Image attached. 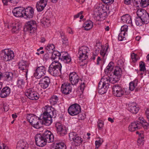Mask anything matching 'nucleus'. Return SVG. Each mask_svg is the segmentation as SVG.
Instances as JSON below:
<instances>
[{
    "label": "nucleus",
    "mask_w": 149,
    "mask_h": 149,
    "mask_svg": "<svg viewBox=\"0 0 149 149\" xmlns=\"http://www.w3.org/2000/svg\"><path fill=\"white\" fill-rule=\"evenodd\" d=\"M46 71V68L45 66L37 67L35 70L33 75L36 79H39L45 74Z\"/></svg>",
    "instance_id": "nucleus-13"
},
{
    "label": "nucleus",
    "mask_w": 149,
    "mask_h": 149,
    "mask_svg": "<svg viewBox=\"0 0 149 149\" xmlns=\"http://www.w3.org/2000/svg\"><path fill=\"white\" fill-rule=\"evenodd\" d=\"M51 53H49V52L46 53L44 56L43 59L46 60L49 59Z\"/></svg>",
    "instance_id": "nucleus-51"
},
{
    "label": "nucleus",
    "mask_w": 149,
    "mask_h": 149,
    "mask_svg": "<svg viewBox=\"0 0 149 149\" xmlns=\"http://www.w3.org/2000/svg\"><path fill=\"white\" fill-rule=\"evenodd\" d=\"M45 41V38L43 37H41L40 38V42H44Z\"/></svg>",
    "instance_id": "nucleus-61"
},
{
    "label": "nucleus",
    "mask_w": 149,
    "mask_h": 149,
    "mask_svg": "<svg viewBox=\"0 0 149 149\" xmlns=\"http://www.w3.org/2000/svg\"><path fill=\"white\" fill-rule=\"evenodd\" d=\"M128 27L127 26L125 25L122 26L120 29V30L126 32L127 31Z\"/></svg>",
    "instance_id": "nucleus-54"
},
{
    "label": "nucleus",
    "mask_w": 149,
    "mask_h": 149,
    "mask_svg": "<svg viewBox=\"0 0 149 149\" xmlns=\"http://www.w3.org/2000/svg\"><path fill=\"white\" fill-rule=\"evenodd\" d=\"M61 54V58H63L66 56H69L68 53L66 52H60Z\"/></svg>",
    "instance_id": "nucleus-50"
},
{
    "label": "nucleus",
    "mask_w": 149,
    "mask_h": 149,
    "mask_svg": "<svg viewBox=\"0 0 149 149\" xmlns=\"http://www.w3.org/2000/svg\"><path fill=\"white\" fill-rule=\"evenodd\" d=\"M68 111L70 115L74 116L79 114L81 111V108L78 104H74L69 107Z\"/></svg>",
    "instance_id": "nucleus-11"
},
{
    "label": "nucleus",
    "mask_w": 149,
    "mask_h": 149,
    "mask_svg": "<svg viewBox=\"0 0 149 149\" xmlns=\"http://www.w3.org/2000/svg\"><path fill=\"white\" fill-rule=\"evenodd\" d=\"M51 58L53 60H55L53 62L57 63L58 60H61V59L60 52L57 51H54L52 52Z\"/></svg>",
    "instance_id": "nucleus-24"
},
{
    "label": "nucleus",
    "mask_w": 149,
    "mask_h": 149,
    "mask_svg": "<svg viewBox=\"0 0 149 149\" xmlns=\"http://www.w3.org/2000/svg\"><path fill=\"white\" fill-rule=\"evenodd\" d=\"M1 57H3V60L5 61H8L13 58L14 56L13 52L8 49H5L2 51L0 53Z\"/></svg>",
    "instance_id": "nucleus-10"
},
{
    "label": "nucleus",
    "mask_w": 149,
    "mask_h": 149,
    "mask_svg": "<svg viewBox=\"0 0 149 149\" xmlns=\"http://www.w3.org/2000/svg\"><path fill=\"white\" fill-rule=\"evenodd\" d=\"M21 27V25L19 23H17L13 24L12 29V32L13 33H17L18 31H19Z\"/></svg>",
    "instance_id": "nucleus-33"
},
{
    "label": "nucleus",
    "mask_w": 149,
    "mask_h": 149,
    "mask_svg": "<svg viewBox=\"0 0 149 149\" xmlns=\"http://www.w3.org/2000/svg\"><path fill=\"white\" fill-rule=\"evenodd\" d=\"M61 36L63 40V44L64 45L66 46L68 45V39L67 38L63 33H61Z\"/></svg>",
    "instance_id": "nucleus-39"
},
{
    "label": "nucleus",
    "mask_w": 149,
    "mask_h": 149,
    "mask_svg": "<svg viewBox=\"0 0 149 149\" xmlns=\"http://www.w3.org/2000/svg\"><path fill=\"white\" fill-rule=\"evenodd\" d=\"M138 83V80L137 79H135L133 81L131 82L129 84L130 90L132 91L135 89L136 91H137V88L136 87L137 86Z\"/></svg>",
    "instance_id": "nucleus-31"
},
{
    "label": "nucleus",
    "mask_w": 149,
    "mask_h": 149,
    "mask_svg": "<svg viewBox=\"0 0 149 149\" xmlns=\"http://www.w3.org/2000/svg\"><path fill=\"white\" fill-rule=\"evenodd\" d=\"M24 84L25 82L23 79L20 78L18 79L17 81V85L19 88H23Z\"/></svg>",
    "instance_id": "nucleus-35"
},
{
    "label": "nucleus",
    "mask_w": 149,
    "mask_h": 149,
    "mask_svg": "<svg viewBox=\"0 0 149 149\" xmlns=\"http://www.w3.org/2000/svg\"><path fill=\"white\" fill-rule=\"evenodd\" d=\"M136 14L138 17L141 18L144 23L147 24L149 22V14L144 9H139L137 10Z\"/></svg>",
    "instance_id": "nucleus-8"
},
{
    "label": "nucleus",
    "mask_w": 149,
    "mask_h": 149,
    "mask_svg": "<svg viewBox=\"0 0 149 149\" xmlns=\"http://www.w3.org/2000/svg\"><path fill=\"white\" fill-rule=\"evenodd\" d=\"M140 2L141 1L140 0H134L133 3L135 4V5H137L139 3L140 4Z\"/></svg>",
    "instance_id": "nucleus-59"
},
{
    "label": "nucleus",
    "mask_w": 149,
    "mask_h": 149,
    "mask_svg": "<svg viewBox=\"0 0 149 149\" xmlns=\"http://www.w3.org/2000/svg\"><path fill=\"white\" fill-rule=\"evenodd\" d=\"M61 61H62L66 63H68L71 61V58L70 56H68L63 58H61Z\"/></svg>",
    "instance_id": "nucleus-45"
},
{
    "label": "nucleus",
    "mask_w": 149,
    "mask_h": 149,
    "mask_svg": "<svg viewBox=\"0 0 149 149\" xmlns=\"http://www.w3.org/2000/svg\"><path fill=\"white\" fill-rule=\"evenodd\" d=\"M104 6L102 4H99L95 9L94 12V17L97 21L104 19L107 15V13L104 9Z\"/></svg>",
    "instance_id": "nucleus-3"
},
{
    "label": "nucleus",
    "mask_w": 149,
    "mask_h": 149,
    "mask_svg": "<svg viewBox=\"0 0 149 149\" xmlns=\"http://www.w3.org/2000/svg\"><path fill=\"white\" fill-rule=\"evenodd\" d=\"M141 137H139L137 140V143L138 145H143V144L144 135H143L142 132L140 133Z\"/></svg>",
    "instance_id": "nucleus-41"
},
{
    "label": "nucleus",
    "mask_w": 149,
    "mask_h": 149,
    "mask_svg": "<svg viewBox=\"0 0 149 149\" xmlns=\"http://www.w3.org/2000/svg\"><path fill=\"white\" fill-rule=\"evenodd\" d=\"M109 88L107 86H104L102 84L99 83L98 93L101 95L104 94L107 92Z\"/></svg>",
    "instance_id": "nucleus-29"
},
{
    "label": "nucleus",
    "mask_w": 149,
    "mask_h": 149,
    "mask_svg": "<svg viewBox=\"0 0 149 149\" xmlns=\"http://www.w3.org/2000/svg\"><path fill=\"white\" fill-rule=\"evenodd\" d=\"M104 125L103 121L101 120H99L97 122V126L99 130H102Z\"/></svg>",
    "instance_id": "nucleus-47"
},
{
    "label": "nucleus",
    "mask_w": 149,
    "mask_h": 149,
    "mask_svg": "<svg viewBox=\"0 0 149 149\" xmlns=\"http://www.w3.org/2000/svg\"><path fill=\"white\" fill-rule=\"evenodd\" d=\"M133 1V0H125L124 3L127 4H129Z\"/></svg>",
    "instance_id": "nucleus-58"
},
{
    "label": "nucleus",
    "mask_w": 149,
    "mask_h": 149,
    "mask_svg": "<svg viewBox=\"0 0 149 149\" xmlns=\"http://www.w3.org/2000/svg\"><path fill=\"white\" fill-rule=\"evenodd\" d=\"M34 9L31 6H29L23 10V17L25 19H30L33 17L34 13Z\"/></svg>",
    "instance_id": "nucleus-15"
},
{
    "label": "nucleus",
    "mask_w": 149,
    "mask_h": 149,
    "mask_svg": "<svg viewBox=\"0 0 149 149\" xmlns=\"http://www.w3.org/2000/svg\"><path fill=\"white\" fill-rule=\"evenodd\" d=\"M29 63L28 61L22 59L18 63L19 69L22 70H24L26 74L28 72Z\"/></svg>",
    "instance_id": "nucleus-17"
},
{
    "label": "nucleus",
    "mask_w": 149,
    "mask_h": 149,
    "mask_svg": "<svg viewBox=\"0 0 149 149\" xmlns=\"http://www.w3.org/2000/svg\"><path fill=\"white\" fill-rule=\"evenodd\" d=\"M62 65L60 63H56L53 62L49 66L48 72L54 77L60 76L61 74Z\"/></svg>",
    "instance_id": "nucleus-4"
},
{
    "label": "nucleus",
    "mask_w": 149,
    "mask_h": 149,
    "mask_svg": "<svg viewBox=\"0 0 149 149\" xmlns=\"http://www.w3.org/2000/svg\"><path fill=\"white\" fill-rule=\"evenodd\" d=\"M58 100V97L56 95L53 96L49 100V102L51 105H54L56 104Z\"/></svg>",
    "instance_id": "nucleus-37"
},
{
    "label": "nucleus",
    "mask_w": 149,
    "mask_h": 149,
    "mask_svg": "<svg viewBox=\"0 0 149 149\" xmlns=\"http://www.w3.org/2000/svg\"><path fill=\"white\" fill-rule=\"evenodd\" d=\"M10 93V88L8 87H5L3 88L1 91L0 97L2 98L6 97L9 95Z\"/></svg>",
    "instance_id": "nucleus-25"
},
{
    "label": "nucleus",
    "mask_w": 149,
    "mask_h": 149,
    "mask_svg": "<svg viewBox=\"0 0 149 149\" xmlns=\"http://www.w3.org/2000/svg\"><path fill=\"white\" fill-rule=\"evenodd\" d=\"M95 146L96 147V148L97 149H98L99 146L101 145L100 143H99V142L96 141H95Z\"/></svg>",
    "instance_id": "nucleus-56"
},
{
    "label": "nucleus",
    "mask_w": 149,
    "mask_h": 149,
    "mask_svg": "<svg viewBox=\"0 0 149 149\" xmlns=\"http://www.w3.org/2000/svg\"><path fill=\"white\" fill-rule=\"evenodd\" d=\"M76 1L81 4L83 3L85 1V0H76Z\"/></svg>",
    "instance_id": "nucleus-62"
},
{
    "label": "nucleus",
    "mask_w": 149,
    "mask_h": 149,
    "mask_svg": "<svg viewBox=\"0 0 149 149\" xmlns=\"http://www.w3.org/2000/svg\"><path fill=\"white\" fill-rule=\"evenodd\" d=\"M72 85L68 82H65L62 84L61 88V91L64 94L68 95L72 92Z\"/></svg>",
    "instance_id": "nucleus-16"
},
{
    "label": "nucleus",
    "mask_w": 149,
    "mask_h": 149,
    "mask_svg": "<svg viewBox=\"0 0 149 149\" xmlns=\"http://www.w3.org/2000/svg\"><path fill=\"white\" fill-rule=\"evenodd\" d=\"M46 49L49 52L52 53L55 49L54 45L53 44L48 45L46 47Z\"/></svg>",
    "instance_id": "nucleus-40"
},
{
    "label": "nucleus",
    "mask_w": 149,
    "mask_h": 149,
    "mask_svg": "<svg viewBox=\"0 0 149 149\" xmlns=\"http://www.w3.org/2000/svg\"><path fill=\"white\" fill-rule=\"evenodd\" d=\"M137 55L136 54H135L134 53H132L131 55V58L132 60V61L135 62L136 61L137 58H136Z\"/></svg>",
    "instance_id": "nucleus-52"
},
{
    "label": "nucleus",
    "mask_w": 149,
    "mask_h": 149,
    "mask_svg": "<svg viewBox=\"0 0 149 149\" xmlns=\"http://www.w3.org/2000/svg\"><path fill=\"white\" fill-rule=\"evenodd\" d=\"M107 48H106L105 47H102L100 50L101 55L103 57H104L106 54V52L107 50Z\"/></svg>",
    "instance_id": "nucleus-49"
},
{
    "label": "nucleus",
    "mask_w": 149,
    "mask_h": 149,
    "mask_svg": "<svg viewBox=\"0 0 149 149\" xmlns=\"http://www.w3.org/2000/svg\"><path fill=\"white\" fill-rule=\"evenodd\" d=\"M45 111L41 114L40 117L38 118L32 114L27 115L26 118L33 127L36 129L40 127L39 121L42 124L49 126L52 123V118H55L56 116V110L51 106H46L45 107Z\"/></svg>",
    "instance_id": "nucleus-1"
},
{
    "label": "nucleus",
    "mask_w": 149,
    "mask_h": 149,
    "mask_svg": "<svg viewBox=\"0 0 149 149\" xmlns=\"http://www.w3.org/2000/svg\"><path fill=\"white\" fill-rule=\"evenodd\" d=\"M139 67L141 71H144L145 70V64L144 62L141 61L140 63Z\"/></svg>",
    "instance_id": "nucleus-48"
},
{
    "label": "nucleus",
    "mask_w": 149,
    "mask_h": 149,
    "mask_svg": "<svg viewBox=\"0 0 149 149\" xmlns=\"http://www.w3.org/2000/svg\"><path fill=\"white\" fill-rule=\"evenodd\" d=\"M109 79L110 77L108 76L107 75L104 76L101 78L99 83L102 84V85H103L104 86H107L109 87L110 83Z\"/></svg>",
    "instance_id": "nucleus-27"
},
{
    "label": "nucleus",
    "mask_w": 149,
    "mask_h": 149,
    "mask_svg": "<svg viewBox=\"0 0 149 149\" xmlns=\"http://www.w3.org/2000/svg\"><path fill=\"white\" fill-rule=\"evenodd\" d=\"M83 12L82 11H81L80 13H78L77 14L74 15V18H77L79 17L80 15L82 14Z\"/></svg>",
    "instance_id": "nucleus-57"
},
{
    "label": "nucleus",
    "mask_w": 149,
    "mask_h": 149,
    "mask_svg": "<svg viewBox=\"0 0 149 149\" xmlns=\"http://www.w3.org/2000/svg\"><path fill=\"white\" fill-rule=\"evenodd\" d=\"M103 2L108 5H111L114 2V0H101Z\"/></svg>",
    "instance_id": "nucleus-53"
},
{
    "label": "nucleus",
    "mask_w": 149,
    "mask_h": 149,
    "mask_svg": "<svg viewBox=\"0 0 149 149\" xmlns=\"http://www.w3.org/2000/svg\"><path fill=\"white\" fill-rule=\"evenodd\" d=\"M141 6L145 8L149 5V0H141L140 2Z\"/></svg>",
    "instance_id": "nucleus-42"
},
{
    "label": "nucleus",
    "mask_w": 149,
    "mask_h": 149,
    "mask_svg": "<svg viewBox=\"0 0 149 149\" xmlns=\"http://www.w3.org/2000/svg\"><path fill=\"white\" fill-rule=\"evenodd\" d=\"M25 95L32 100H38L39 97V95L36 91L32 88H30L26 91Z\"/></svg>",
    "instance_id": "nucleus-14"
},
{
    "label": "nucleus",
    "mask_w": 149,
    "mask_h": 149,
    "mask_svg": "<svg viewBox=\"0 0 149 149\" xmlns=\"http://www.w3.org/2000/svg\"><path fill=\"white\" fill-rule=\"evenodd\" d=\"M48 0H40L36 4V7L37 11L40 12L42 11L47 5Z\"/></svg>",
    "instance_id": "nucleus-23"
},
{
    "label": "nucleus",
    "mask_w": 149,
    "mask_h": 149,
    "mask_svg": "<svg viewBox=\"0 0 149 149\" xmlns=\"http://www.w3.org/2000/svg\"><path fill=\"white\" fill-rule=\"evenodd\" d=\"M3 148L2 149L1 147L0 146V149H8L6 145L4 144H3Z\"/></svg>",
    "instance_id": "nucleus-60"
},
{
    "label": "nucleus",
    "mask_w": 149,
    "mask_h": 149,
    "mask_svg": "<svg viewBox=\"0 0 149 149\" xmlns=\"http://www.w3.org/2000/svg\"><path fill=\"white\" fill-rule=\"evenodd\" d=\"M79 50L78 53V55H79V59L81 62H84L88 58L86 54L89 51V49L86 46H82L79 48Z\"/></svg>",
    "instance_id": "nucleus-12"
},
{
    "label": "nucleus",
    "mask_w": 149,
    "mask_h": 149,
    "mask_svg": "<svg viewBox=\"0 0 149 149\" xmlns=\"http://www.w3.org/2000/svg\"><path fill=\"white\" fill-rule=\"evenodd\" d=\"M122 71L121 68L118 66L115 67L113 72V74L115 77H110L109 79L110 83L114 84L118 81L121 77Z\"/></svg>",
    "instance_id": "nucleus-9"
},
{
    "label": "nucleus",
    "mask_w": 149,
    "mask_h": 149,
    "mask_svg": "<svg viewBox=\"0 0 149 149\" xmlns=\"http://www.w3.org/2000/svg\"><path fill=\"white\" fill-rule=\"evenodd\" d=\"M114 63L113 62H110L108 65L107 68L104 70L106 73L109 72V71H111L113 68Z\"/></svg>",
    "instance_id": "nucleus-36"
},
{
    "label": "nucleus",
    "mask_w": 149,
    "mask_h": 149,
    "mask_svg": "<svg viewBox=\"0 0 149 149\" xmlns=\"http://www.w3.org/2000/svg\"><path fill=\"white\" fill-rule=\"evenodd\" d=\"M140 123L139 121H136L132 123L129 127V129L130 131L132 132L140 128Z\"/></svg>",
    "instance_id": "nucleus-26"
},
{
    "label": "nucleus",
    "mask_w": 149,
    "mask_h": 149,
    "mask_svg": "<svg viewBox=\"0 0 149 149\" xmlns=\"http://www.w3.org/2000/svg\"><path fill=\"white\" fill-rule=\"evenodd\" d=\"M128 110L133 113H136L139 109V107L135 102L130 103L128 107Z\"/></svg>",
    "instance_id": "nucleus-22"
},
{
    "label": "nucleus",
    "mask_w": 149,
    "mask_h": 149,
    "mask_svg": "<svg viewBox=\"0 0 149 149\" xmlns=\"http://www.w3.org/2000/svg\"><path fill=\"white\" fill-rule=\"evenodd\" d=\"M85 87V84L84 83H81L80 86V89L81 91H82L84 90V87Z\"/></svg>",
    "instance_id": "nucleus-55"
},
{
    "label": "nucleus",
    "mask_w": 149,
    "mask_h": 149,
    "mask_svg": "<svg viewBox=\"0 0 149 149\" xmlns=\"http://www.w3.org/2000/svg\"><path fill=\"white\" fill-rule=\"evenodd\" d=\"M101 60V58L100 57L98 56L97 60V64H99V61Z\"/></svg>",
    "instance_id": "nucleus-64"
},
{
    "label": "nucleus",
    "mask_w": 149,
    "mask_h": 149,
    "mask_svg": "<svg viewBox=\"0 0 149 149\" xmlns=\"http://www.w3.org/2000/svg\"><path fill=\"white\" fill-rule=\"evenodd\" d=\"M24 8L21 7H15L12 10L13 15L16 17H23V10Z\"/></svg>",
    "instance_id": "nucleus-19"
},
{
    "label": "nucleus",
    "mask_w": 149,
    "mask_h": 149,
    "mask_svg": "<svg viewBox=\"0 0 149 149\" xmlns=\"http://www.w3.org/2000/svg\"><path fill=\"white\" fill-rule=\"evenodd\" d=\"M112 90L113 94L117 97H121L125 93L124 89L120 85L118 84L113 86Z\"/></svg>",
    "instance_id": "nucleus-7"
},
{
    "label": "nucleus",
    "mask_w": 149,
    "mask_h": 149,
    "mask_svg": "<svg viewBox=\"0 0 149 149\" xmlns=\"http://www.w3.org/2000/svg\"><path fill=\"white\" fill-rule=\"evenodd\" d=\"M55 125L57 133L58 134L61 136H63L67 134V130L66 128L65 127H63L61 123H57Z\"/></svg>",
    "instance_id": "nucleus-18"
},
{
    "label": "nucleus",
    "mask_w": 149,
    "mask_h": 149,
    "mask_svg": "<svg viewBox=\"0 0 149 149\" xmlns=\"http://www.w3.org/2000/svg\"><path fill=\"white\" fill-rule=\"evenodd\" d=\"M121 20L123 22L127 24H132L131 17L128 14H126L122 16Z\"/></svg>",
    "instance_id": "nucleus-30"
},
{
    "label": "nucleus",
    "mask_w": 149,
    "mask_h": 149,
    "mask_svg": "<svg viewBox=\"0 0 149 149\" xmlns=\"http://www.w3.org/2000/svg\"><path fill=\"white\" fill-rule=\"evenodd\" d=\"M44 53V51H42L41 52H37L36 53V54L38 55H39L40 54H42Z\"/></svg>",
    "instance_id": "nucleus-63"
},
{
    "label": "nucleus",
    "mask_w": 149,
    "mask_h": 149,
    "mask_svg": "<svg viewBox=\"0 0 149 149\" xmlns=\"http://www.w3.org/2000/svg\"><path fill=\"white\" fill-rule=\"evenodd\" d=\"M69 79L72 85H76L78 82L79 77L75 72H73L70 74Z\"/></svg>",
    "instance_id": "nucleus-21"
},
{
    "label": "nucleus",
    "mask_w": 149,
    "mask_h": 149,
    "mask_svg": "<svg viewBox=\"0 0 149 149\" xmlns=\"http://www.w3.org/2000/svg\"><path fill=\"white\" fill-rule=\"evenodd\" d=\"M126 32L121 31L120 33L118 35V38L119 40L122 41L124 38H125V36L126 34Z\"/></svg>",
    "instance_id": "nucleus-44"
},
{
    "label": "nucleus",
    "mask_w": 149,
    "mask_h": 149,
    "mask_svg": "<svg viewBox=\"0 0 149 149\" xmlns=\"http://www.w3.org/2000/svg\"><path fill=\"white\" fill-rule=\"evenodd\" d=\"M140 123V127L141 126H142L145 129H147L148 126V123L145 120H141V122L139 121Z\"/></svg>",
    "instance_id": "nucleus-46"
},
{
    "label": "nucleus",
    "mask_w": 149,
    "mask_h": 149,
    "mask_svg": "<svg viewBox=\"0 0 149 149\" xmlns=\"http://www.w3.org/2000/svg\"><path fill=\"white\" fill-rule=\"evenodd\" d=\"M135 20L136 24L138 26H142L144 23L141 18L139 17H136Z\"/></svg>",
    "instance_id": "nucleus-43"
},
{
    "label": "nucleus",
    "mask_w": 149,
    "mask_h": 149,
    "mask_svg": "<svg viewBox=\"0 0 149 149\" xmlns=\"http://www.w3.org/2000/svg\"><path fill=\"white\" fill-rule=\"evenodd\" d=\"M13 76V73L10 72H6L3 75L5 80L9 82L12 81Z\"/></svg>",
    "instance_id": "nucleus-28"
},
{
    "label": "nucleus",
    "mask_w": 149,
    "mask_h": 149,
    "mask_svg": "<svg viewBox=\"0 0 149 149\" xmlns=\"http://www.w3.org/2000/svg\"><path fill=\"white\" fill-rule=\"evenodd\" d=\"M69 140L76 146H79L83 140L81 137L74 132L69 133Z\"/></svg>",
    "instance_id": "nucleus-5"
},
{
    "label": "nucleus",
    "mask_w": 149,
    "mask_h": 149,
    "mask_svg": "<svg viewBox=\"0 0 149 149\" xmlns=\"http://www.w3.org/2000/svg\"><path fill=\"white\" fill-rule=\"evenodd\" d=\"M37 27L36 22L35 20H30L26 22L24 28V31L30 33H33L36 31Z\"/></svg>",
    "instance_id": "nucleus-6"
},
{
    "label": "nucleus",
    "mask_w": 149,
    "mask_h": 149,
    "mask_svg": "<svg viewBox=\"0 0 149 149\" xmlns=\"http://www.w3.org/2000/svg\"><path fill=\"white\" fill-rule=\"evenodd\" d=\"M20 0H2L3 3L5 5H8V3H12V5H15L17 4Z\"/></svg>",
    "instance_id": "nucleus-34"
},
{
    "label": "nucleus",
    "mask_w": 149,
    "mask_h": 149,
    "mask_svg": "<svg viewBox=\"0 0 149 149\" xmlns=\"http://www.w3.org/2000/svg\"><path fill=\"white\" fill-rule=\"evenodd\" d=\"M35 142L37 146L43 147L47 143L53 142L54 140L53 134L49 130H45L43 133L37 134L35 136Z\"/></svg>",
    "instance_id": "nucleus-2"
},
{
    "label": "nucleus",
    "mask_w": 149,
    "mask_h": 149,
    "mask_svg": "<svg viewBox=\"0 0 149 149\" xmlns=\"http://www.w3.org/2000/svg\"><path fill=\"white\" fill-rule=\"evenodd\" d=\"M93 26V22L90 20H87L86 22L83 26L84 27L85 29L88 31L91 29Z\"/></svg>",
    "instance_id": "nucleus-32"
},
{
    "label": "nucleus",
    "mask_w": 149,
    "mask_h": 149,
    "mask_svg": "<svg viewBox=\"0 0 149 149\" xmlns=\"http://www.w3.org/2000/svg\"><path fill=\"white\" fill-rule=\"evenodd\" d=\"M50 83V79L49 77H45L41 79L38 84L43 89L47 88Z\"/></svg>",
    "instance_id": "nucleus-20"
},
{
    "label": "nucleus",
    "mask_w": 149,
    "mask_h": 149,
    "mask_svg": "<svg viewBox=\"0 0 149 149\" xmlns=\"http://www.w3.org/2000/svg\"><path fill=\"white\" fill-rule=\"evenodd\" d=\"M66 147L63 143H56L54 149H66Z\"/></svg>",
    "instance_id": "nucleus-38"
}]
</instances>
